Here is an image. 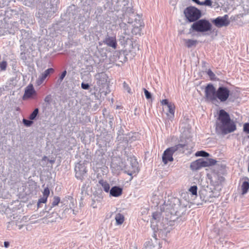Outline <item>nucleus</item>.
Here are the masks:
<instances>
[{"instance_id":"nucleus-1","label":"nucleus","mask_w":249,"mask_h":249,"mask_svg":"<svg viewBox=\"0 0 249 249\" xmlns=\"http://www.w3.org/2000/svg\"><path fill=\"white\" fill-rule=\"evenodd\" d=\"M205 98L206 101L214 103L219 100L226 102L230 97V90L228 88L219 87L216 90L212 84H208L205 88Z\"/></svg>"},{"instance_id":"nucleus-2","label":"nucleus","mask_w":249,"mask_h":249,"mask_svg":"<svg viewBox=\"0 0 249 249\" xmlns=\"http://www.w3.org/2000/svg\"><path fill=\"white\" fill-rule=\"evenodd\" d=\"M216 128L219 130L222 134L225 135L234 131L236 126L231 119L229 114L224 110L221 109L218 113Z\"/></svg>"},{"instance_id":"nucleus-3","label":"nucleus","mask_w":249,"mask_h":249,"mask_svg":"<svg viewBox=\"0 0 249 249\" xmlns=\"http://www.w3.org/2000/svg\"><path fill=\"white\" fill-rule=\"evenodd\" d=\"M185 144H178L174 146L167 148L163 152L162 156V160L164 164H167L168 162H172L174 160L173 154L180 148L185 147Z\"/></svg>"},{"instance_id":"nucleus-4","label":"nucleus","mask_w":249,"mask_h":249,"mask_svg":"<svg viewBox=\"0 0 249 249\" xmlns=\"http://www.w3.org/2000/svg\"><path fill=\"white\" fill-rule=\"evenodd\" d=\"M216 163V161L213 159H207L205 160L203 159H199L191 163L190 168L193 171H196L202 167L213 165Z\"/></svg>"},{"instance_id":"nucleus-5","label":"nucleus","mask_w":249,"mask_h":249,"mask_svg":"<svg viewBox=\"0 0 249 249\" xmlns=\"http://www.w3.org/2000/svg\"><path fill=\"white\" fill-rule=\"evenodd\" d=\"M184 14L190 22L196 21L201 17L200 10L193 6L187 7L184 11Z\"/></svg>"},{"instance_id":"nucleus-6","label":"nucleus","mask_w":249,"mask_h":249,"mask_svg":"<svg viewBox=\"0 0 249 249\" xmlns=\"http://www.w3.org/2000/svg\"><path fill=\"white\" fill-rule=\"evenodd\" d=\"M193 30L198 32H205L210 31L212 29V24L206 19L196 20L191 26Z\"/></svg>"},{"instance_id":"nucleus-7","label":"nucleus","mask_w":249,"mask_h":249,"mask_svg":"<svg viewBox=\"0 0 249 249\" xmlns=\"http://www.w3.org/2000/svg\"><path fill=\"white\" fill-rule=\"evenodd\" d=\"M138 163L136 160L131 161L130 165L125 166L124 168V173L131 176V179H132V176H136L139 172Z\"/></svg>"},{"instance_id":"nucleus-8","label":"nucleus","mask_w":249,"mask_h":249,"mask_svg":"<svg viewBox=\"0 0 249 249\" xmlns=\"http://www.w3.org/2000/svg\"><path fill=\"white\" fill-rule=\"evenodd\" d=\"M213 23L218 28L223 26H227L230 23V20L228 15H225L223 17H218L213 20Z\"/></svg>"},{"instance_id":"nucleus-9","label":"nucleus","mask_w":249,"mask_h":249,"mask_svg":"<svg viewBox=\"0 0 249 249\" xmlns=\"http://www.w3.org/2000/svg\"><path fill=\"white\" fill-rule=\"evenodd\" d=\"M36 92L34 89L33 84H30L25 88L22 98L24 100L34 99L36 97Z\"/></svg>"},{"instance_id":"nucleus-10","label":"nucleus","mask_w":249,"mask_h":249,"mask_svg":"<svg viewBox=\"0 0 249 249\" xmlns=\"http://www.w3.org/2000/svg\"><path fill=\"white\" fill-rule=\"evenodd\" d=\"M75 177L80 180H83L87 171L85 166L81 163H77L75 167Z\"/></svg>"},{"instance_id":"nucleus-11","label":"nucleus","mask_w":249,"mask_h":249,"mask_svg":"<svg viewBox=\"0 0 249 249\" xmlns=\"http://www.w3.org/2000/svg\"><path fill=\"white\" fill-rule=\"evenodd\" d=\"M54 70L53 68H49L42 72L36 80V84L37 86L41 85L45 81V80L50 76L51 74L53 73Z\"/></svg>"},{"instance_id":"nucleus-12","label":"nucleus","mask_w":249,"mask_h":249,"mask_svg":"<svg viewBox=\"0 0 249 249\" xmlns=\"http://www.w3.org/2000/svg\"><path fill=\"white\" fill-rule=\"evenodd\" d=\"M161 104L163 105H166L168 107V113L167 115L169 118H173L174 117L175 111V106L174 104L169 102L168 100L164 99L161 101Z\"/></svg>"},{"instance_id":"nucleus-13","label":"nucleus","mask_w":249,"mask_h":249,"mask_svg":"<svg viewBox=\"0 0 249 249\" xmlns=\"http://www.w3.org/2000/svg\"><path fill=\"white\" fill-rule=\"evenodd\" d=\"M161 246L157 238L154 241L151 239L145 243V249H160Z\"/></svg>"},{"instance_id":"nucleus-14","label":"nucleus","mask_w":249,"mask_h":249,"mask_svg":"<svg viewBox=\"0 0 249 249\" xmlns=\"http://www.w3.org/2000/svg\"><path fill=\"white\" fill-rule=\"evenodd\" d=\"M105 44L108 46L111 47L115 49L117 48V43L115 37H108L105 38L104 41Z\"/></svg>"},{"instance_id":"nucleus-15","label":"nucleus","mask_w":249,"mask_h":249,"mask_svg":"<svg viewBox=\"0 0 249 249\" xmlns=\"http://www.w3.org/2000/svg\"><path fill=\"white\" fill-rule=\"evenodd\" d=\"M244 180L241 186L242 195L247 194L249 190V178L248 177H245L244 178Z\"/></svg>"},{"instance_id":"nucleus-16","label":"nucleus","mask_w":249,"mask_h":249,"mask_svg":"<svg viewBox=\"0 0 249 249\" xmlns=\"http://www.w3.org/2000/svg\"><path fill=\"white\" fill-rule=\"evenodd\" d=\"M123 193L122 188L118 186H114L110 190V194L114 197H118L122 195Z\"/></svg>"},{"instance_id":"nucleus-17","label":"nucleus","mask_w":249,"mask_h":249,"mask_svg":"<svg viewBox=\"0 0 249 249\" xmlns=\"http://www.w3.org/2000/svg\"><path fill=\"white\" fill-rule=\"evenodd\" d=\"M143 27V23H141L139 26L134 25L132 30V33L135 35H141L142 29Z\"/></svg>"},{"instance_id":"nucleus-18","label":"nucleus","mask_w":249,"mask_h":249,"mask_svg":"<svg viewBox=\"0 0 249 249\" xmlns=\"http://www.w3.org/2000/svg\"><path fill=\"white\" fill-rule=\"evenodd\" d=\"M184 42L185 46L188 48H191L192 46H195L197 43L196 40H193L190 39H185Z\"/></svg>"},{"instance_id":"nucleus-19","label":"nucleus","mask_w":249,"mask_h":249,"mask_svg":"<svg viewBox=\"0 0 249 249\" xmlns=\"http://www.w3.org/2000/svg\"><path fill=\"white\" fill-rule=\"evenodd\" d=\"M115 219L117 225H121L124 221V215L120 213L116 214Z\"/></svg>"},{"instance_id":"nucleus-20","label":"nucleus","mask_w":249,"mask_h":249,"mask_svg":"<svg viewBox=\"0 0 249 249\" xmlns=\"http://www.w3.org/2000/svg\"><path fill=\"white\" fill-rule=\"evenodd\" d=\"M107 75L105 73H101L99 74L97 83L98 84H103L104 83L106 82L107 80Z\"/></svg>"},{"instance_id":"nucleus-21","label":"nucleus","mask_w":249,"mask_h":249,"mask_svg":"<svg viewBox=\"0 0 249 249\" xmlns=\"http://www.w3.org/2000/svg\"><path fill=\"white\" fill-rule=\"evenodd\" d=\"M99 183L102 185L103 187L104 190L106 192H108L110 189V186L109 183H108L107 181H104L103 180H101L99 181Z\"/></svg>"},{"instance_id":"nucleus-22","label":"nucleus","mask_w":249,"mask_h":249,"mask_svg":"<svg viewBox=\"0 0 249 249\" xmlns=\"http://www.w3.org/2000/svg\"><path fill=\"white\" fill-rule=\"evenodd\" d=\"M207 74L209 76L210 79L211 80H216V76L215 74L210 69L208 70V71H206Z\"/></svg>"},{"instance_id":"nucleus-23","label":"nucleus","mask_w":249,"mask_h":249,"mask_svg":"<svg viewBox=\"0 0 249 249\" xmlns=\"http://www.w3.org/2000/svg\"><path fill=\"white\" fill-rule=\"evenodd\" d=\"M195 155L197 157H208L209 154L204 151H199L196 153Z\"/></svg>"},{"instance_id":"nucleus-24","label":"nucleus","mask_w":249,"mask_h":249,"mask_svg":"<svg viewBox=\"0 0 249 249\" xmlns=\"http://www.w3.org/2000/svg\"><path fill=\"white\" fill-rule=\"evenodd\" d=\"M7 67V62L6 61H2L0 62V70L5 71Z\"/></svg>"},{"instance_id":"nucleus-25","label":"nucleus","mask_w":249,"mask_h":249,"mask_svg":"<svg viewBox=\"0 0 249 249\" xmlns=\"http://www.w3.org/2000/svg\"><path fill=\"white\" fill-rule=\"evenodd\" d=\"M38 113V109L36 108L29 116V119L33 120L35 119Z\"/></svg>"},{"instance_id":"nucleus-26","label":"nucleus","mask_w":249,"mask_h":249,"mask_svg":"<svg viewBox=\"0 0 249 249\" xmlns=\"http://www.w3.org/2000/svg\"><path fill=\"white\" fill-rule=\"evenodd\" d=\"M197 187L196 186H193L190 187L189 191L193 195H197Z\"/></svg>"},{"instance_id":"nucleus-27","label":"nucleus","mask_w":249,"mask_h":249,"mask_svg":"<svg viewBox=\"0 0 249 249\" xmlns=\"http://www.w3.org/2000/svg\"><path fill=\"white\" fill-rule=\"evenodd\" d=\"M200 5H206L212 7V2L211 0H205L204 1L200 2Z\"/></svg>"},{"instance_id":"nucleus-28","label":"nucleus","mask_w":249,"mask_h":249,"mask_svg":"<svg viewBox=\"0 0 249 249\" xmlns=\"http://www.w3.org/2000/svg\"><path fill=\"white\" fill-rule=\"evenodd\" d=\"M60 198L58 196H54L53 197V200L52 203V207H54L57 205L60 202Z\"/></svg>"},{"instance_id":"nucleus-29","label":"nucleus","mask_w":249,"mask_h":249,"mask_svg":"<svg viewBox=\"0 0 249 249\" xmlns=\"http://www.w3.org/2000/svg\"><path fill=\"white\" fill-rule=\"evenodd\" d=\"M47 197H45L44 196H42V197H41L40 198H39L38 199V202H37V206H38V207H39V205L41 203H46L47 201Z\"/></svg>"},{"instance_id":"nucleus-30","label":"nucleus","mask_w":249,"mask_h":249,"mask_svg":"<svg viewBox=\"0 0 249 249\" xmlns=\"http://www.w3.org/2000/svg\"><path fill=\"white\" fill-rule=\"evenodd\" d=\"M50 195V190L48 187L44 189L43 192V196L48 198Z\"/></svg>"},{"instance_id":"nucleus-31","label":"nucleus","mask_w":249,"mask_h":249,"mask_svg":"<svg viewBox=\"0 0 249 249\" xmlns=\"http://www.w3.org/2000/svg\"><path fill=\"white\" fill-rule=\"evenodd\" d=\"M243 130L247 134H249V123H247L244 124Z\"/></svg>"},{"instance_id":"nucleus-32","label":"nucleus","mask_w":249,"mask_h":249,"mask_svg":"<svg viewBox=\"0 0 249 249\" xmlns=\"http://www.w3.org/2000/svg\"><path fill=\"white\" fill-rule=\"evenodd\" d=\"M52 101V97L51 94L47 95L44 99V101L48 104H50Z\"/></svg>"},{"instance_id":"nucleus-33","label":"nucleus","mask_w":249,"mask_h":249,"mask_svg":"<svg viewBox=\"0 0 249 249\" xmlns=\"http://www.w3.org/2000/svg\"><path fill=\"white\" fill-rule=\"evenodd\" d=\"M160 214L159 213L156 212L152 213V218L154 220H157L160 218Z\"/></svg>"},{"instance_id":"nucleus-34","label":"nucleus","mask_w":249,"mask_h":249,"mask_svg":"<svg viewBox=\"0 0 249 249\" xmlns=\"http://www.w3.org/2000/svg\"><path fill=\"white\" fill-rule=\"evenodd\" d=\"M144 92L146 98L147 99L151 98V93L146 89H144Z\"/></svg>"},{"instance_id":"nucleus-35","label":"nucleus","mask_w":249,"mask_h":249,"mask_svg":"<svg viewBox=\"0 0 249 249\" xmlns=\"http://www.w3.org/2000/svg\"><path fill=\"white\" fill-rule=\"evenodd\" d=\"M124 87V88L127 90V92L128 93L131 92V88L127 84V83L125 82H124L123 83Z\"/></svg>"},{"instance_id":"nucleus-36","label":"nucleus","mask_w":249,"mask_h":249,"mask_svg":"<svg viewBox=\"0 0 249 249\" xmlns=\"http://www.w3.org/2000/svg\"><path fill=\"white\" fill-rule=\"evenodd\" d=\"M66 74H67V71H63L62 72V73H61V74L59 78V80H60V82L62 81V80H63L64 78L66 75Z\"/></svg>"},{"instance_id":"nucleus-37","label":"nucleus","mask_w":249,"mask_h":249,"mask_svg":"<svg viewBox=\"0 0 249 249\" xmlns=\"http://www.w3.org/2000/svg\"><path fill=\"white\" fill-rule=\"evenodd\" d=\"M23 122L27 126H30L32 124V122L31 121H29L24 119L23 120Z\"/></svg>"},{"instance_id":"nucleus-38","label":"nucleus","mask_w":249,"mask_h":249,"mask_svg":"<svg viewBox=\"0 0 249 249\" xmlns=\"http://www.w3.org/2000/svg\"><path fill=\"white\" fill-rule=\"evenodd\" d=\"M81 87L82 89H88L89 88V86L88 84H85L84 83H82L81 84Z\"/></svg>"},{"instance_id":"nucleus-39","label":"nucleus","mask_w":249,"mask_h":249,"mask_svg":"<svg viewBox=\"0 0 249 249\" xmlns=\"http://www.w3.org/2000/svg\"><path fill=\"white\" fill-rule=\"evenodd\" d=\"M4 245L5 248H8L9 247V244L8 242H4Z\"/></svg>"},{"instance_id":"nucleus-40","label":"nucleus","mask_w":249,"mask_h":249,"mask_svg":"<svg viewBox=\"0 0 249 249\" xmlns=\"http://www.w3.org/2000/svg\"><path fill=\"white\" fill-rule=\"evenodd\" d=\"M194 2H196V3H197V4H199L200 3V1L199 0H192Z\"/></svg>"},{"instance_id":"nucleus-41","label":"nucleus","mask_w":249,"mask_h":249,"mask_svg":"<svg viewBox=\"0 0 249 249\" xmlns=\"http://www.w3.org/2000/svg\"><path fill=\"white\" fill-rule=\"evenodd\" d=\"M46 159H47V157H46V156H44V157L43 158V159H42V160H46Z\"/></svg>"}]
</instances>
